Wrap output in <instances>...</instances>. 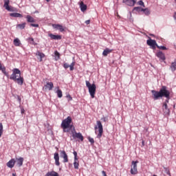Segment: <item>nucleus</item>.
Returning <instances> with one entry per match:
<instances>
[{"instance_id":"f257e3e1","label":"nucleus","mask_w":176,"mask_h":176,"mask_svg":"<svg viewBox=\"0 0 176 176\" xmlns=\"http://www.w3.org/2000/svg\"><path fill=\"white\" fill-rule=\"evenodd\" d=\"M151 93L153 94V100H159L160 98H162V97H165L167 100H166L164 102L168 104V100H170V91L167 89V87L162 86L160 89V91L152 90Z\"/></svg>"},{"instance_id":"f03ea898","label":"nucleus","mask_w":176,"mask_h":176,"mask_svg":"<svg viewBox=\"0 0 176 176\" xmlns=\"http://www.w3.org/2000/svg\"><path fill=\"white\" fill-rule=\"evenodd\" d=\"M10 79L16 82L20 86H23L24 83V78L21 77V72L20 69L15 68L12 71V74L10 76Z\"/></svg>"},{"instance_id":"7ed1b4c3","label":"nucleus","mask_w":176,"mask_h":176,"mask_svg":"<svg viewBox=\"0 0 176 176\" xmlns=\"http://www.w3.org/2000/svg\"><path fill=\"white\" fill-rule=\"evenodd\" d=\"M72 123V118L71 116H68L67 118L62 121L60 127L63 130V133H69V130L71 129H74V125Z\"/></svg>"},{"instance_id":"20e7f679","label":"nucleus","mask_w":176,"mask_h":176,"mask_svg":"<svg viewBox=\"0 0 176 176\" xmlns=\"http://www.w3.org/2000/svg\"><path fill=\"white\" fill-rule=\"evenodd\" d=\"M86 83V86L88 88L89 90V93L91 97V98H94L95 96H96V90L97 89V87H96V84H90V82H89L88 80L85 81Z\"/></svg>"},{"instance_id":"39448f33","label":"nucleus","mask_w":176,"mask_h":176,"mask_svg":"<svg viewBox=\"0 0 176 176\" xmlns=\"http://www.w3.org/2000/svg\"><path fill=\"white\" fill-rule=\"evenodd\" d=\"M97 126H95V130H98V135H97V138L99 140L101 139V137H102V134L104 133V128L102 127V124L101 123V121L98 120L96 122Z\"/></svg>"},{"instance_id":"423d86ee","label":"nucleus","mask_w":176,"mask_h":176,"mask_svg":"<svg viewBox=\"0 0 176 176\" xmlns=\"http://www.w3.org/2000/svg\"><path fill=\"white\" fill-rule=\"evenodd\" d=\"M72 134L73 140H76L77 138V140H80L81 141H83V135L80 133H77L75 130V127H73V129L72 130Z\"/></svg>"},{"instance_id":"0eeeda50","label":"nucleus","mask_w":176,"mask_h":176,"mask_svg":"<svg viewBox=\"0 0 176 176\" xmlns=\"http://www.w3.org/2000/svg\"><path fill=\"white\" fill-rule=\"evenodd\" d=\"M137 164H138V161H132L131 166V174H132V175H135L136 174H138Z\"/></svg>"},{"instance_id":"6e6552de","label":"nucleus","mask_w":176,"mask_h":176,"mask_svg":"<svg viewBox=\"0 0 176 176\" xmlns=\"http://www.w3.org/2000/svg\"><path fill=\"white\" fill-rule=\"evenodd\" d=\"M4 1V8L8 10V12H16V8L9 6V3H10V1L9 0H3Z\"/></svg>"},{"instance_id":"1a4fd4ad","label":"nucleus","mask_w":176,"mask_h":176,"mask_svg":"<svg viewBox=\"0 0 176 176\" xmlns=\"http://www.w3.org/2000/svg\"><path fill=\"white\" fill-rule=\"evenodd\" d=\"M148 38V40L146 41L148 46H151L153 49H156V47H159V45H157L155 40H153L152 38H151V37Z\"/></svg>"},{"instance_id":"9d476101","label":"nucleus","mask_w":176,"mask_h":176,"mask_svg":"<svg viewBox=\"0 0 176 176\" xmlns=\"http://www.w3.org/2000/svg\"><path fill=\"white\" fill-rule=\"evenodd\" d=\"M54 85L52 82H47L46 85H44L45 90H49L50 91L53 90Z\"/></svg>"},{"instance_id":"9b49d317","label":"nucleus","mask_w":176,"mask_h":176,"mask_svg":"<svg viewBox=\"0 0 176 176\" xmlns=\"http://www.w3.org/2000/svg\"><path fill=\"white\" fill-rule=\"evenodd\" d=\"M60 157L63 159V163H68V155H67L65 151H60Z\"/></svg>"},{"instance_id":"f8f14e48","label":"nucleus","mask_w":176,"mask_h":176,"mask_svg":"<svg viewBox=\"0 0 176 176\" xmlns=\"http://www.w3.org/2000/svg\"><path fill=\"white\" fill-rule=\"evenodd\" d=\"M122 2L128 6H134L137 3V0H123Z\"/></svg>"},{"instance_id":"ddd939ff","label":"nucleus","mask_w":176,"mask_h":176,"mask_svg":"<svg viewBox=\"0 0 176 176\" xmlns=\"http://www.w3.org/2000/svg\"><path fill=\"white\" fill-rule=\"evenodd\" d=\"M162 109L164 115H170V109H168V106L167 105V103L164 102L162 106Z\"/></svg>"},{"instance_id":"4468645a","label":"nucleus","mask_w":176,"mask_h":176,"mask_svg":"<svg viewBox=\"0 0 176 176\" xmlns=\"http://www.w3.org/2000/svg\"><path fill=\"white\" fill-rule=\"evenodd\" d=\"M52 27L55 30H59L60 32H64L65 31L64 27L60 24H53Z\"/></svg>"},{"instance_id":"2eb2a0df","label":"nucleus","mask_w":176,"mask_h":176,"mask_svg":"<svg viewBox=\"0 0 176 176\" xmlns=\"http://www.w3.org/2000/svg\"><path fill=\"white\" fill-rule=\"evenodd\" d=\"M54 159L56 166H60V156L58 155V153H54Z\"/></svg>"},{"instance_id":"dca6fc26","label":"nucleus","mask_w":176,"mask_h":176,"mask_svg":"<svg viewBox=\"0 0 176 176\" xmlns=\"http://www.w3.org/2000/svg\"><path fill=\"white\" fill-rule=\"evenodd\" d=\"M14 164H16V160L14 159H11L7 163V166H8L9 168H13L14 167Z\"/></svg>"},{"instance_id":"f3484780","label":"nucleus","mask_w":176,"mask_h":176,"mask_svg":"<svg viewBox=\"0 0 176 176\" xmlns=\"http://www.w3.org/2000/svg\"><path fill=\"white\" fill-rule=\"evenodd\" d=\"M156 56L157 57H158V58H160V60H162V61H164V60H166V56L160 51L156 54Z\"/></svg>"},{"instance_id":"a211bd4d","label":"nucleus","mask_w":176,"mask_h":176,"mask_svg":"<svg viewBox=\"0 0 176 176\" xmlns=\"http://www.w3.org/2000/svg\"><path fill=\"white\" fill-rule=\"evenodd\" d=\"M16 162V165L18 166V167H21V166H23V163L24 162V158L23 157H19V158H16L15 162Z\"/></svg>"},{"instance_id":"6ab92c4d","label":"nucleus","mask_w":176,"mask_h":176,"mask_svg":"<svg viewBox=\"0 0 176 176\" xmlns=\"http://www.w3.org/2000/svg\"><path fill=\"white\" fill-rule=\"evenodd\" d=\"M48 35L51 38V39H54L55 41H60L62 38L60 35H54L53 34H49Z\"/></svg>"},{"instance_id":"aec40b11","label":"nucleus","mask_w":176,"mask_h":176,"mask_svg":"<svg viewBox=\"0 0 176 176\" xmlns=\"http://www.w3.org/2000/svg\"><path fill=\"white\" fill-rule=\"evenodd\" d=\"M80 8L81 12H86L87 10V6L83 3V1H81L80 3Z\"/></svg>"},{"instance_id":"412c9836","label":"nucleus","mask_w":176,"mask_h":176,"mask_svg":"<svg viewBox=\"0 0 176 176\" xmlns=\"http://www.w3.org/2000/svg\"><path fill=\"white\" fill-rule=\"evenodd\" d=\"M36 56H38V57H40L39 58V61L42 62L43 58H45V54H43V52H41L39 51H37L35 54Z\"/></svg>"},{"instance_id":"4be33fe9","label":"nucleus","mask_w":176,"mask_h":176,"mask_svg":"<svg viewBox=\"0 0 176 176\" xmlns=\"http://www.w3.org/2000/svg\"><path fill=\"white\" fill-rule=\"evenodd\" d=\"M113 50H109V48H106L103 52H102V56L104 57H107L109 54V53H112Z\"/></svg>"},{"instance_id":"5701e85b","label":"nucleus","mask_w":176,"mask_h":176,"mask_svg":"<svg viewBox=\"0 0 176 176\" xmlns=\"http://www.w3.org/2000/svg\"><path fill=\"white\" fill-rule=\"evenodd\" d=\"M170 68L172 72H175V71H176V59L174 60V62H172Z\"/></svg>"},{"instance_id":"b1692460","label":"nucleus","mask_w":176,"mask_h":176,"mask_svg":"<svg viewBox=\"0 0 176 176\" xmlns=\"http://www.w3.org/2000/svg\"><path fill=\"white\" fill-rule=\"evenodd\" d=\"M28 23H35V19L31 15L26 16Z\"/></svg>"},{"instance_id":"393cba45","label":"nucleus","mask_w":176,"mask_h":176,"mask_svg":"<svg viewBox=\"0 0 176 176\" xmlns=\"http://www.w3.org/2000/svg\"><path fill=\"white\" fill-rule=\"evenodd\" d=\"M45 176H60L58 175V173L54 170H52L51 172H48Z\"/></svg>"},{"instance_id":"a878e982","label":"nucleus","mask_w":176,"mask_h":176,"mask_svg":"<svg viewBox=\"0 0 176 176\" xmlns=\"http://www.w3.org/2000/svg\"><path fill=\"white\" fill-rule=\"evenodd\" d=\"M10 16L11 17H20V18L23 17V14L17 12L10 13Z\"/></svg>"},{"instance_id":"bb28decb","label":"nucleus","mask_w":176,"mask_h":176,"mask_svg":"<svg viewBox=\"0 0 176 176\" xmlns=\"http://www.w3.org/2000/svg\"><path fill=\"white\" fill-rule=\"evenodd\" d=\"M26 23H23L21 24L16 25V28H19V30H24L25 28Z\"/></svg>"},{"instance_id":"cd10ccee","label":"nucleus","mask_w":176,"mask_h":176,"mask_svg":"<svg viewBox=\"0 0 176 176\" xmlns=\"http://www.w3.org/2000/svg\"><path fill=\"white\" fill-rule=\"evenodd\" d=\"M56 94L58 98H61L63 97V91L60 89V87H58V90L56 91Z\"/></svg>"},{"instance_id":"c85d7f7f","label":"nucleus","mask_w":176,"mask_h":176,"mask_svg":"<svg viewBox=\"0 0 176 176\" xmlns=\"http://www.w3.org/2000/svg\"><path fill=\"white\" fill-rule=\"evenodd\" d=\"M74 166L76 170L79 168V161L78 160H74Z\"/></svg>"},{"instance_id":"c756f323","label":"nucleus","mask_w":176,"mask_h":176,"mask_svg":"<svg viewBox=\"0 0 176 176\" xmlns=\"http://www.w3.org/2000/svg\"><path fill=\"white\" fill-rule=\"evenodd\" d=\"M142 12L146 16H149L151 14V10H149L148 8H143Z\"/></svg>"},{"instance_id":"7c9ffc66","label":"nucleus","mask_w":176,"mask_h":176,"mask_svg":"<svg viewBox=\"0 0 176 176\" xmlns=\"http://www.w3.org/2000/svg\"><path fill=\"white\" fill-rule=\"evenodd\" d=\"M14 46H20V40L19 38H15L14 40Z\"/></svg>"},{"instance_id":"2f4dec72","label":"nucleus","mask_w":176,"mask_h":176,"mask_svg":"<svg viewBox=\"0 0 176 176\" xmlns=\"http://www.w3.org/2000/svg\"><path fill=\"white\" fill-rule=\"evenodd\" d=\"M3 134V125H2V123H0V138L2 137V135Z\"/></svg>"},{"instance_id":"473e14b6","label":"nucleus","mask_w":176,"mask_h":176,"mask_svg":"<svg viewBox=\"0 0 176 176\" xmlns=\"http://www.w3.org/2000/svg\"><path fill=\"white\" fill-rule=\"evenodd\" d=\"M133 10H136V12H143L144 8H142L141 7H135L133 8Z\"/></svg>"},{"instance_id":"72a5a7b5","label":"nucleus","mask_w":176,"mask_h":176,"mask_svg":"<svg viewBox=\"0 0 176 176\" xmlns=\"http://www.w3.org/2000/svg\"><path fill=\"white\" fill-rule=\"evenodd\" d=\"M74 67H75V62H72L69 66V68H70V71H74Z\"/></svg>"},{"instance_id":"f704fd0d","label":"nucleus","mask_w":176,"mask_h":176,"mask_svg":"<svg viewBox=\"0 0 176 176\" xmlns=\"http://www.w3.org/2000/svg\"><path fill=\"white\" fill-rule=\"evenodd\" d=\"M138 5H140V6H143V8H145V4L144 3V1H142V0L138 1Z\"/></svg>"},{"instance_id":"c9c22d12","label":"nucleus","mask_w":176,"mask_h":176,"mask_svg":"<svg viewBox=\"0 0 176 176\" xmlns=\"http://www.w3.org/2000/svg\"><path fill=\"white\" fill-rule=\"evenodd\" d=\"M30 27H35L36 28H39V24L31 23Z\"/></svg>"},{"instance_id":"e433bc0d","label":"nucleus","mask_w":176,"mask_h":176,"mask_svg":"<svg viewBox=\"0 0 176 176\" xmlns=\"http://www.w3.org/2000/svg\"><path fill=\"white\" fill-rule=\"evenodd\" d=\"M54 55L58 57V60H60V53L58 52L57 51L54 52Z\"/></svg>"},{"instance_id":"4c0bfd02","label":"nucleus","mask_w":176,"mask_h":176,"mask_svg":"<svg viewBox=\"0 0 176 176\" xmlns=\"http://www.w3.org/2000/svg\"><path fill=\"white\" fill-rule=\"evenodd\" d=\"M74 160H78V153L76 151H74Z\"/></svg>"},{"instance_id":"58836bf2","label":"nucleus","mask_w":176,"mask_h":176,"mask_svg":"<svg viewBox=\"0 0 176 176\" xmlns=\"http://www.w3.org/2000/svg\"><path fill=\"white\" fill-rule=\"evenodd\" d=\"M88 140H89V142H91V144H94V138H92L91 137H89Z\"/></svg>"},{"instance_id":"ea45409f","label":"nucleus","mask_w":176,"mask_h":176,"mask_svg":"<svg viewBox=\"0 0 176 176\" xmlns=\"http://www.w3.org/2000/svg\"><path fill=\"white\" fill-rule=\"evenodd\" d=\"M63 67L65 68V69H67V68H69V65L68 63H64Z\"/></svg>"},{"instance_id":"a19ab883","label":"nucleus","mask_w":176,"mask_h":176,"mask_svg":"<svg viewBox=\"0 0 176 176\" xmlns=\"http://www.w3.org/2000/svg\"><path fill=\"white\" fill-rule=\"evenodd\" d=\"M158 49H162V50H167V48L165 46H159Z\"/></svg>"},{"instance_id":"79ce46f5","label":"nucleus","mask_w":176,"mask_h":176,"mask_svg":"<svg viewBox=\"0 0 176 176\" xmlns=\"http://www.w3.org/2000/svg\"><path fill=\"white\" fill-rule=\"evenodd\" d=\"M67 98H69V101H72V96H71V95L68 94L67 95Z\"/></svg>"},{"instance_id":"37998d69","label":"nucleus","mask_w":176,"mask_h":176,"mask_svg":"<svg viewBox=\"0 0 176 176\" xmlns=\"http://www.w3.org/2000/svg\"><path fill=\"white\" fill-rule=\"evenodd\" d=\"M101 120H103V122H108V118L103 117V118H101Z\"/></svg>"},{"instance_id":"c03bdc74","label":"nucleus","mask_w":176,"mask_h":176,"mask_svg":"<svg viewBox=\"0 0 176 176\" xmlns=\"http://www.w3.org/2000/svg\"><path fill=\"white\" fill-rule=\"evenodd\" d=\"M29 41H30V42H32V43H32V45H35L34 41V38H29Z\"/></svg>"},{"instance_id":"a18cd8bd","label":"nucleus","mask_w":176,"mask_h":176,"mask_svg":"<svg viewBox=\"0 0 176 176\" xmlns=\"http://www.w3.org/2000/svg\"><path fill=\"white\" fill-rule=\"evenodd\" d=\"M102 174L103 175V176H108L107 175V173L105 172V170H102Z\"/></svg>"},{"instance_id":"49530a36","label":"nucleus","mask_w":176,"mask_h":176,"mask_svg":"<svg viewBox=\"0 0 176 176\" xmlns=\"http://www.w3.org/2000/svg\"><path fill=\"white\" fill-rule=\"evenodd\" d=\"M85 24H87V25H89V24H90V20L85 21Z\"/></svg>"},{"instance_id":"de8ad7c7","label":"nucleus","mask_w":176,"mask_h":176,"mask_svg":"<svg viewBox=\"0 0 176 176\" xmlns=\"http://www.w3.org/2000/svg\"><path fill=\"white\" fill-rule=\"evenodd\" d=\"M21 113L23 114V113H24L25 112V110L23 108H22V109H21Z\"/></svg>"},{"instance_id":"09e8293b","label":"nucleus","mask_w":176,"mask_h":176,"mask_svg":"<svg viewBox=\"0 0 176 176\" xmlns=\"http://www.w3.org/2000/svg\"><path fill=\"white\" fill-rule=\"evenodd\" d=\"M166 174H168V175L171 176V173H170V170H166Z\"/></svg>"},{"instance_id":"8fccbe9b","label":"nucleus","mask_w":176,"mask_h":176,"mask_svg":"<svg viewBox=\"0 0 176 176\" xmlns=\"http://www.w3.org/2000/svg\"><path fill=\"white\" fill-rule=\"evenodd\" d=\"M18 101L19 102H21V98L20 96H18Z\"/></svg>"},{"instance_id":"3c124183","label":"nucleus","mask_w":176,"mask_h":176,"mask_svg":"<svg viewBox=\"0 0 176 176\" xmlns=\"http://www.w3.org/2000/svg\"><path fill=\"white\" fill-rule=\"evenodd\" d=\"M12 176H16V173H12Z\"/></svg>"},{"instance_id":"603ef678","label":"nucleus","mask_w":176,"mask_h":176,"mask_svg":"<svg viewBox=\"0 0 176 176\" xmlns=\"http://www.w3.org/2000/svg\"><path fill=\"white\" fill-rule=\"evenodd\" d=\"M47 2H50V0H45Z\"/></svg>"}]
</instances>
